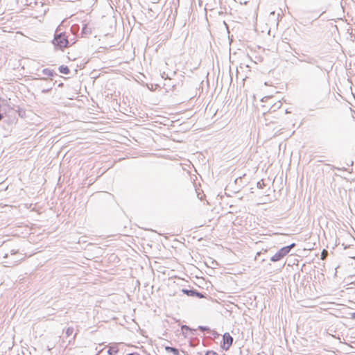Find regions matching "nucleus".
Masks as SVG:
<instances>
[{"label": "nucleus", "mask_w": 355, "mask_h": 355, "mask_svg": "<svg viewBox=\"0 0 355 355\" xmlns=\"http://www.w3.org/2000/svg\"><path fill=\"white\" fill-rule=\"evenodd\" d=\"M164 349H165V350L167 352H171L173 355H180V352H179V350L177 348H175V347H170V346H166Z\"/></svg>", "instance_id": "obj_7"}, {"label": "nucleus", "mask_w": 355, "mask_h": 355, "mask_svg": "<svg viewBox=\"0 0 355 355\" xmlns=\"http://www.w3.org/2000/svg\"><path fill=\"white\" fill-rule=\"evenodd\" d=\"M182 328L189 329V327L187 325L183 326Z\"/></svg>", "instance_id": "obj_27"}, {"label": "nucleus", "mask_w": 355, "mask_h": 355, "mask_svg": "<svg viewBox=\"0 0 355 355\" xmlns=\"http://www.w3.org/2000/svg\"><path fill=\"white\" fill-rule=\"evenodd\" d=\"M351 319L354 320L355 319V312L351 313Z\"/></svg>", "instance_id": "obj_22"}, {"label": "nucleus", "mask_w": 355, "mask_h": 355, "mask_svg": "<svg viewBox=\"0 0 355 355\" xmlns=\"http://www.w3.org/2000/svg\"><path fill=\"white\" fill-rule=\"evenodd\" d=\"M193 297H197L198 298H203L205 297V295L202 293H200V292L198 291L197 290L194 289Z\"/></svg>", "instance_id": "obj_13"}, {"label": "nucleus", "mask_w": 355, "mask_h": 355, "mask_svg": "<svg viewBox=\"0 0 355 355\" xmlns=\"http://www.w3.org/2000/svg\"><path fill=\"white\" fill-rule=\"evenodd\" d=\"M263 186H264V183L263 182H262V183H261L260 182H257V187L258 188L262 189L263 187Z\"/></svg>", "instance_id": "obj_19"}, {"label": "nucleus", "mask_w": 355, "mask_h": 355, "mask_svg": "<svg viewBox=\"0 0 355 355\" xmlns=\"http://www.w3.org/2000/svg\"><path fill=\"white\" fill-rule=\"evenodd\" d=\"M60 28L55 30L52 43L55 50L64 51V49L70 46L69 34L67 32H59Z\"/></svg>", "instance_id": "obj_1"}, {"label": "nucleus", "mask_w": 355, "mask_h": 355, "mask_svg": "<svg viewBox=\"0 0 355 355\" xmlns=\"http://www.w3.org/2000/svg\"><path fill=\"white\" fill-rule=\"evenodd\" d=\"M52 89V86H49V87H46V88H42V93L43 94H46V93H49L51 91Z\"/></svg>", "instance_id": "obj_14"}, {"label": "nucleus", "mask_w": 355, "mask_h": 355, "mask_svg": "<svg viewBox=\"0 0 355 355\" xmlns=\"http://www.w3.org/2000/svg\"><path fill=\"white\" fill-rule=\"evenodd\" d=\"M62 83L59 84V87L62 86Z\"/></svg>", "instance_id": "obj_28"}, {"label": "nucleus", "mask_w": 355, "mask_h": 355, "mask_svg": "<svg viewBox=\"0 0 355 355\" xmlns=\"http://www.w3.org/2000/svg\"><path fill=\"white\" fill-rule=\"evenodd\" d=\"M118 352L119 348L117 347L116 345L110 347L109 349L107 350L108 355H116Z\"/></svg>", "instance_id": "obj_8"}, {"label": "nucleus", "mask_w": 355, "mask_h": 355, "mask_svg": "<svg viewBox=\"0 0 355 355\" xmlns=\"http://www.w3.org/2000/svg\"><path fill=\"white\" fill-rule=\"evenodd\" d=\"M205 355H218V354L214 351L209 350L206 352Z\"/></svg>", "instance_id": "obj_18"}, {"label": "nucleus", "mask_w": 355, "mask_h": 355, "mask_svg": "<svg viewBox=\"0 0 355 355\" xmlns=\"http://www.w3.org/2000/svg\"><path fill=\"white\" fill-rule=\"evenodd\" d=\"M40 80H47V79L46 78H40Z\"/></svg>", "instance_id": "obj_26"}, {"label": "nucleus", "mask_w": 355, "mask_h": 355, "mask_svg": "<svg viewBox=\"0 0 355 355\" xmlns=\"http://www.w3.org/2000/svg\"><path fill=\"white\" fill-rule=\"evenodd\" d=\"M303 58L302 59H299V60L302 62H306V63H308V64H313L315 65L317 68L320 69V70H322V67L318 64V61L317 59H315V58L313 57H311V56H309V55H304L303 54Z\"/></svg>", "instance_id": "obj_4"}, {"label": "nucleus", "mask_w": 355, "mask_h": 355, "mask_svg": "<svg viewBox=\"0 0 355 355\" xmlns=\"http://www.w3.org/2000/svg\"><path fill=\"white\" fill-rule=\"evenodd\" d=\"M3 258L4 259H8V254H5V255L3 256Z\"/></svg>", "instance_id": "obj_24"}, {"label": "nucleus", "mask_w": 355, "mask_h": 355, "mask_svg": "<svg viewBox=\"0 0 355 355\" xmlns=\"http://www.w3.org/2000/svg\"><path fill=\"white\" fill-rule=\"evenodd\" d=\"M42 73L45 76H47L49 77L53 76L54 75H56V73L51 69L46 68L42 70Z\"/></svg>", "instance_id": "obj_11"}, {"label": "nucleus", "mask_w": 355, "mask_h": 355, "mask_svg": "<svg viewBox=\"0 0 355 355\" xmlns=\"http://www.w3.org/2000/svg\"><path fill=\"white\" fill-rule=\"evenodd\" d=\"M328 254V252L326 250H323L321 254V259L324 260L326 259L327 256Z\"/></svg>", "instance_id": "obj_15"}, {"label": "nucleus", "mask_w": 355, "mask_h": 355, "mask_svg": "<svg viewBox=\"0 0 355 355\" xmlns=\"http://www.w3.org/2000/svg\"><path fill=\"white\" fill-rule=\"evenodd\" d=\"M73 328H71V327H69V328H67V330H66V334H67L68 336H71V335L73 334Z\"/></svg>", "instance_id": "obj_16"}, {"label": "nucleus", "mask_w": 355, "mask_h": 355, "mask_svg": "<svg viewBox=\"0 0 355 355\" xmlns=\"http://www.w3.org/2000/svg\"><path fill=\"white\" fill-rule=\"evenodd\" d=\"M58 71L60 73L63 74H69L70 73V70L67 66L65 65H61L58 68Z\"/></svg>", "instance_id": "obj_9"}, {"label": "nucleus", "mask_w": 355, "mask_h": 355, "mask_svg": "<svg viewBox=\"0 0 355 355\" xmlns=\"http://www.w3.org/2000/svg\"><path fill=\"white\" fill-rule=\"evenodd\" d=\"M79 30V26L78 25H73L71 28V31L72 32L78 31Z\"/></svg>", "instance_id": "obj_17"}, {"label": "nucleus", "mask_w": 355, "mask_h": 355, "mask_svg": "<svg viewBox=\"0 0 355 355\" xmlns=\"http://www.w3.org/2000/svg\"><path fill=\"white\" fill-rule=\"evenodd\" d=\"M10 253L11 255H16L18 253V250H11Z\"/></svg>", "instance_id": "obj_20"}, {"label": "nucleus", "mask_w": 355, "mask_h": 355, "mask_svg": "<svg viewBox=\"0 0 355 355\" xmlns=\"http://www.w3.org/2000/svg\"><path fill=\"white\" fill-rule=\"evenodd\" d=\"M92 33V28L87 24H84L82 28L81 35L83 37H87Z\"/></svg>", "instance_id": "obj_5"}, {"label": "nucleus", "mask_w": 355, "mask_h": 355, "mask_svg": "<svg viewBox=\"0 0 355 355\" xmlns=\"http://www.w3.org/2000/svg\"><path fill=\"white\" fill-rule=\"evenodd\" d=\"M193 291L194 289H187V288H182V292L187 295V296H192L193 295Z\"/></svg>", "instance_id": "obj_12"}, {"label": "nucleus", "mask_w": 355, "mask_h": 355, "mask_svg": "<svg viewBox=\"0 0 355 355\" xmlns=\"http://www.w3.org/2000/svg\"><path fill=\"white\" fill-rule=\"evenodd\" d=\"M295 246V243H293L288 245L282 247L273 256L270 257V261L272 262H277L280 261L285 256H286Z\"/></svg>", "instance_id": "obj_2"}, {"label": "nucleus", "mask_w": 355, "mask_h": 355, "mask_svg": "<svg viewBox=\"0 0 355 355\" xmlns=\"http://www.w3.org/2000/svg\"><path fill=\"white\" fill-rule=\"evenodd\" d=\"M127 355H140V354L137 352H132V353L128 354Z\"/></svg>", "instance_id": "obj_23"}, {"label": "nucleus", "mask_w": 355, "mask_h": 355, "mask_svg": "<svg viewBox=\"0 0 355 355\" xmlns=\"http://www.w3.org/2000/svg\"><path fill=\"white\" fill-rule=\"evenodd\" d=\"M232 343L233 338L230 336L229 333H225L223 335V345H221V347L227 351L232 346Z\"/></svg>", "instance_id": "obj_3"}, {"label": "nucleus", "mask_w": 355, "mask_h": 355, "mask_svg": "<svg viewBox=\"0 0 355 355\" xmlns=\"http://www.w3.org/2000/svg\"><path fill=\"white\" fill-rule=\"evenodd\" d=\"M3 116L2 114L0 113V121H1V119H3Z\"/></svg>", "instance_id": "obj_25"}, {"label": "nucleus", "mask_w": 355, "mask_h": 355, "mask_svg": "<svg viewBox=\"0 0 355 355\" xmlns=\"http://www.w3.org/2000/svg\"><path fill=\"white\" fill-rule=\"evenodd\" d=\"M23 259V257H17L14 259L13 260H10L8 261H5L6 263L8 264V266H15L18 264L21 260Z\"/></svg>", "instance_id": "obj_6"}, {"label": "nucleus", "mask_w": 355, "mask_h": 355, "mask_svg": "<svg viewBox=\"0 0 355 355\" xmlns=\"http://www.w3.org/2000/svg\"><path fill=\"white\" fill-rule=\"evenodd\" d=\"M198 329L201 331H207V333H212L215 336H218V334L214 331H211L209 327H206V326H199L198 327Z\"/></svg>", "instance_id": "obj_10"}, {"label": "nucleus", "mask_w": 355, "mask_h": 355, "mask_svg": "<svg viewBox=\"0 0 355 355\" xmlns=\"http://www.w3.org/2000/svg\"><path fill=\"white\" fill-rule=\"evenodd\" d=\"M69 40H70V46H71V45H73V44H75V43H76V40H75V39H74V38H73V39H69Z\"/></svg>", "instance_id": "obj_21"}]
</instances>
